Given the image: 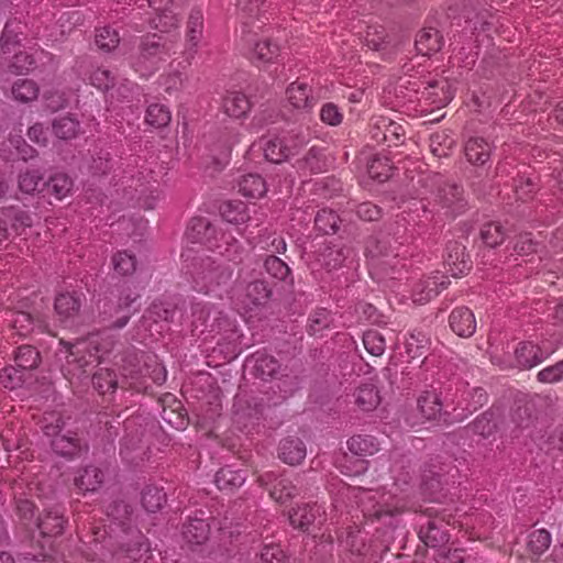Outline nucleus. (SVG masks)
<instances>
[{"label": "nucleus", "instance_id": "1", "mask_svg": "<svg viewBox=\"0 0 563 563\" xmlns=\"http://www.w3.org/2000/svg\"><path fill=\"white\" fill-rule=\"evenodd\" d=\"M139 295L132 294L124 287L111 290L109 295L100 297L96 303L97 321L108 329L119 330L124 328L136 311L131 309Z\"/></svg>", "mask_w": 563, "mask_h": 563}, {"label": "nucleus", "instance_id": "2", "mask_svg": "<svg viewBox=\"0 0 563 563\" xmlns=\"http://www.w3.org/2000/svg\"><path fill=\"white\" fill-rule=\"evenodd\" d=\"M191 276L196 290L209 294L227 289L233 277V268L223 261L210 256L194 257Z\"/></svg>", "mask_w": 563, "mask_h": 563}, {"label": "nucleus", "instance_id": "3", "mask_svg": "<svg viewBox=\"0 0 563 563\" xmlns=\"http://www.w3.org/2000/svg\"><path fill=\"white\" fill-rule=\"evenodd\" d=\"M246 363L252 366V373L255 377L267 382L277 379V387L284 394L291 395L299 387L298 377L284 373L286 368L277 358L265 351H256L246 358Z\"/></svg>", "mask_w": 563, "mask_h": 563}, {"label": "nucleus", "instance_id": "4", "mask_svg": "<svg viewBox=\"0 0 563 563\" xmlns=\"http://www.w3.org/2000/svg\"><path fill=\"white\" fill-rule=\"evenodd\" d=\"M421 472L423 493L432 500H440L444 487L449 484V466L435 457L426 462Z\"/></svg>", "mask_w": 563, "mask_h": 563}, {"label": "nucleus", "instance_id": "5", "mask_svg": "<svg viewBox=\"0 0 563 563\" xmlns=\"http://www.w3.org/2000/svg\"><path fill=\"white\" fill-rule=\"evenodd\" d=\"M435 202L445 211L446 216L455 218L468 208L464 188L456 183L444 181L438 186Z\"/></svg>", "mask_w": 563, "mask_h": 563}, {"label": "nucleus", "instance_id": "6", "mask_svg": "<svg viewBox=\"0 0 563 563\" xmlns=\"http://www.w3.org/2000/svg\"><path fill=\"white\" fill-rule=\"evenodd\" d=\"M85 295L79 291H64L54 299V311L57 320L64 327H73L80 316Z\"/></svg>", "mask_w": 563, "mask_h": 563}, {"label": "nucleus", "instance_id": "7", "mask_svg": "<svg viewBox=\"0 0 563 563\" xmlns=\"http://www.w3.org/2000/svg\"><path fill=\"white\" fill-rule=\"evenodd\" d=\"M166 54L167 49L163 37L156 34L147 35L140 42L135 66L140 69H151Z\"/></svg>", "mask_w": 563, "mask_h": 563}, {"label": "nucleus", "instance_id": "8", "mask_svg": "<svg viewBox=\"0 0 563 563\" xmlns=\"http://www.w3.org/2000/svg\"><path fill=\"white\" fill-rule=\"evenodd\" d=\"M394 254L387 239L369 236L365 244V255L369 272L382 275L385 264H390V255Z\"/></svg>", "mask_w": 563, "mask_h": 563}, {"label": "nucleus", "instance_id": "9", "mask_svg": "<svg viewBox=\"0 0 563 563\" xmlns=\"http://www.w3.org/2000/svg\"><path fill=\"white\" fill-rule=\"evenodd\" d=\"M51 448L56 455L67 461L81 457L89 449L87 442L75 432H67L55 440H51Z\"/></svg>", "mask_w": 563, "mask_h": 563}, {"label": "nucleus", "instance_id": "10", "mask_svg": "<svg viewBox=\"0 0 563 563\" xmlns=\"http://www.w3.org/2000/svg\"><path fill=\"white\" fill-rule=\"evenodd\" d=\"M257 483L268 489L273 499L282 504L295 496L296 493V487L288 478L277 476L274 473L265 472L258 475Z\"/></svg>", "mask_w": 563, "mask_h": 563}, {"label": "nucleus", "instance_id": "11", "mask_svg": "<svg viewBox=\"0 0 563 563\" xmlns=\"http://www.w3.org/2000/svg\"><path fill=\"white\" fill-rule=\"evenodd\" d=\"M449 523L441 518H430L419 530V539L429 548H440L450 540Z\"/></svg>", "mask_w": 563, "mask_h": 563}, {"label": "nucleus", "instance_id": "12", "mask_svg": "<svg viewBox=\"0 0 563 563\" xmlns=\"http://www.w3.org/2000/svg\"><path fill=\"white\" fill-rule=\"evenodd\" d=\"M499 415L496 409L489 408L478 415L472 422L463 428L466 433L478 435L487 440L494 437L499 430Z\"/></svg>", "mask_w": 563, "mask_h": 563}, {"label": "nucleus", "instance_id": "13", "mask_svg": "<svg viewBox=\"0 0 563 563\" xmlns=\"http://www.w3.org/2000/svg\"><path fill=\"white\" fill-rule=\"evenodd\" d=\"M444 264L448 273L453 277H460L471 268L470 254L465 245L457 241H450L446 245V257Z\"/></svg>", "mask_w": 563, "mask_h": 563}, {"label": "nucleus", "instance_id": "14", "mask_svg": "<svg viewBox=\"0 0 563 563\" xmlns=\"http://www.w3.org/2000/svg\"><path fill=\"white\" fill-rule=\"evenodd\" d=\"M67 519L58 507L45 509L37 518V528L44 537L63 534Z\"/></svg>", "mask_w": 563, "mask_h": 563}, {"label": "nucleus", "instance_id": "15", "mask_svg": "<svg viewBox=\"0 0 563 563\" xmlns=\"http://www.w3.org/2000/svg\"><path fill=\"white\" fill-rule=\"evenodd\" d=\"M443 393L437 389L423 391L417 400L418 409L422 417L427 420H435L438 417L449 415L443 411L444 406Z\"/></svg>", "mask_w": 563, "mask_h": 563}, {"label": "nucleus", "instance_id": "16", "mask_svg": "<svg viewBox=\"0 0 563 563\" xmlns=\"http://www.w3.org/2000/svg\"><path fill=\"white\" fill-rule=\"evenodd\" d=\"M443 276L434 275L432 277L421 278L412 289V300L416 303L423 305L439 295L441 289L446 288L449 282Z\"/></svg>", "mask_w": 563, "mask_h": 563}, {"label": "nucleus", "instance_id": "17", "mask_svg": "<svg viewBox=\"0 0 563 563\" xmlns=\"http://www.w3.org/2000/svg\"><path fill=\"white\" fill-rule=\"evenodd\" d=\"M548 354L531 341H522L515 350V360L517 367L530 369L547 358Z\"/></svg>", "mask_w": 563, "mask_h": 563}, {"label": "nucleus", "instance_id": "18", "mask_svg": "<svg viewBox=\"0 0 563 563\" xmlns=\"http://www.w3.org/2000/svg\"><path fill=\"white\" fill-rule=\"evenodd\" d=\"M350 255V249L339 244H324L316 252V261L328 271L341 267Z\"/></svg>", "mask_w": 563, "mask_h": 563}, {"label": "nucleus", "instance_id": "19", "mask_svg": "<svg viewBox=\"0 0 563 563\" xmlns=\"http://www.w3.org/2000/svg\"><path fill=\"white\" fill-rule=\"evenodd\" d=\"M444 44L443 35L434 27L421 29L415 40V47L418 54L431 56L438 53Z\"/></svg>", "mask_w": 563, "mask_h": 563}, {"label": "nucleus", "instance_id": "20", "mask_svg": "<svg viewBox=\"0 0 563 563\" xmlns=\"http://www.w3.org/2000/svg\"><path fill=\"white\" fill-rule=\"evenodd\" d=\"M449 322L453 332L462 338L472 336L476 330L474 313L467 307L455 308L450 314Z\"/></svg>", "mask_w": 563, "mask_h": 563}, {"label": "nucleus", "instance_id": "21", "mask_svg": "<svg viewBox=\"0 0 563 563\" xmlns=\"http://www.w3.org/2000/svg\"><path fill=\"white\" fill-rule=\"evenodd\" d=\"M537 401L553 404L554 399L550 395L541 396L536 394L530 400H518L511 413V420L517 427L527 428L530 426L533 418V407Z\"/></svg>", "mask_w": 563, "mask_h": 563}, {"label": "nucleus", "instance_id": "22", "mask_svg": "<svg viewBox=\"0 0 563 563\" xmlns=\"http://www.w3.org/2000/svg\"><path fill=\"white\" fill-rule=\"evenodd\" d=\"M210 525L207 519L192 517L183 525V537L192 545H201L209 540Z\"/></svg>", "mask_w": 563, "mask_h": 563}, {"label": "nucleus", "instance_id": "23", "mask_svg": "<svg viewBox=\"0 0 563 563\" xmlns=\"http://www.w3.org/2000/svg\"><path fill=\"white\" fill-rule=\"evenodd\" d=\"M216 227L203 217H195L187 228V239L192 243L211 244L216 239Z\"/></svg>", "mask_w": 563, "mask_h": 563}, {"label": "nucleus", "instance_id": "24", "mask_svg": "<svg viewBox=\"0 0 563 563\" xmlns=\"http://www.w3.org/2000/svg\"><path fill=\"white\" fill-rule=\"evenodd\" d=\"M306 445L295 437L283 439L278 446V456L282 461L289 465H297L306 457Z\"/></svg>", "mask_w": 563, "mask_h": 563}, {"label": "nucleus", "instance_id": "25", "mask_svg": "<svg viewBox=\"0 0 563 563\" xmlns=\"http://www.w3.org/2000/svg\"><path fill=\"white\" fill-rule=\"evenodd\" d=\"M467 161L477 166H484L490 158L492 145L483 137H471L464 146Z\"/></svg>", "mask_w": 563, "mask_h": 563}, {"label": "nucleus", "instance_id": "26", "mask_svg": "<svg viewBox=\"0 0 563 563\" xmlns=\"http://www.w3.org/2000/svg\"><path fill=\"white\" fill-rule=\"evenodd\" d=\"M246 481V471L235 470L230 465L221 467L214 478L220 490L233 492L240 488Z\"/></svg>", "mask_w": 563, "mask_h": 563}, {"label": "nucleus", "instance_id": "27", "mask_svg": "<svg viewBox=\"0 0 563 563\" xmlns=\"http://www.w3.org/2000/svg\"><path fill=\"white\" fill-rule=\"evenodd\" d=\"M286 93L290 104L296 109L309 111L314 104L311 88L305 82L290 84Z\"/></svg>", "mask_w": 563, "mask_h": 563}, {"label": "nucleus", "instance_id": "28", "mask_svg": "<svg viewBox=\"0 0 563 563\" xmlns=\"http://www.w3.org/2000/svg\"><path fill=\"white\" fill-rule=\"evenodd\" d=\"M67 356L66 362L68 365H76L82 372L98 360V356L90 351L88 346L81 347V344H66Z\"/></svg>", "mask_w": 563, "mask_h": 563}, {"label": "nucleus", "instance_id": "29", "mask_svg": "<svg viewBox=\"0 0 563 563\" xmlns=\"http://www.w3.org/2000/svg\"><path fill=\"white\" fill-rule=\"evenodd\" d=\"M224 112L235 119L244 117L251 109L249 98L239 91L228 92L223 98Z\"/></svg>", "mask_w": 563, "mask_h": 563}, {"label": "nucleus", "instance_id": "30", "mask_svg": "<svg viewBox=\"0 0 563 563\" xmlns=\"http://www.w3.org/2000/svg\"><path fill=\"white\" fill-rule=\"evenodd\" d=\"M41 361V354L33 345H21L14 353L15 366L23 369L29 375L32 371L38 367Z\"/></svg>", "mask_w": 563, "mask_h": 563}, {"label": "nucleus", "instance_id": "31", "mask_svg": "<svg viewBox=\"0 0 563 563\" xmlns=\"http://www.w3.org/2000/svg\"><path fill=\"white\" fill-rule=\"evenodd\" d=\"M273 296V289L266 280L256 279L247 284L245 298L249 305L264 306Z\"/></svg>", "mask_w": 563, "mask_h": 563}, {"label": "nucleus", "instance_id": "32", "mask_svg": "<svg viewBox=\"0 0 563 563\" xmlns=\"http://www.w3.org/2000/svg\"><path fill=\"white\" fill-rule=\"evenodd\" d=\"M318 516H320V507L316 504H306L294 509L289 514V521L295 528L306 531L309 526L314 522Z\"/></svg>", "mask_w": 563, "mask_h": 563}, {"label": "nucleus", "instance_id": "33", "mask_svg": "<svg viewBox=\"0 0 563 563\" xmlns=\"http://www.w3.org/2000/svg\"><path fill=\"white\" fill-rule=\"evenodd\" d=\"M73 179L65 173H56L43 183L48 195L57 200L65 198L73 189Z\"/></svg>", "mask_w": 563, "mask_h": 563}, {"label": "nucleus", "instance_id": "34", "mask_svg": "<svg viewBox=\"0 0 563 563\" xmlns=\"http://www.w3.org/2000/svg\"><path fill=\"white\" fill-rule=\"evenodd\" d=\"M104 475L96 466H86L75 479L76 486L84 492H96L103 483Z\"/></svg>", "mask_w": 563, "mask_h": 563}, {"label": "nucleus", "instance_id": "35", "mask_svg": "<svg viewBox=\"0 0 563 563\" xmlns=\"http://www.w3.org/2000/svg\"><path fill=\"white\" fill-rule=\"evenodd\" d=\"M279 45L271 38H263L254 43L251 59L261 63H274L279 56Z\"/></svg>", "mask_w": 563, "mask_h": 563}, {"label": "nucleus", "instance_id": "36", "mask_svg": "<svg viewBox=\"0 0 563 563\" xmlns=\"http://www.w3.org/2000/svg\"><path fill=\"white\" fill-rule=\"evenodd\" d=\"M347 448L357 456L373 455L378 451V442L373 435L356 434L347 440Z\"/></svg>", "mask_w": 563, "mask_h": 563}, {"label": "nucleus", "instance_id": "37", "mask_svg": "<svg viewBox=\"0 0 563 563\" xmlns=\"http://www.w3.org/2000/svg\"><path fill=\"white\" fill-rule=\"evenodd\" d=\"M166 493L154 485H147L141 493V503L147 512H157L166 504Z\"/></svg>", "mask_w": 563, "mask_h": 563}, {"label": "nucleus", "instance_id": "38", "mask_svg": "<svg viewBox=\"0 0 563 563\" xmlns=\"http://www.w3.org/2000/svg\"><path fill=\"white\" fill-rule=\"evenodd\" d=\"M240 192L247 198H261L267 188L264 178L258 174H247L239 183Z\"/></svg>", "mask_w": 563, "mask_h": 563}, {"label": "nucleus", "instance_id": "39", "mask_svg": "<svg viewBox=\"0 0 563 563\" xmlns=\"http://www.w3.org/2000/svg\"><path fill=\"white\" fill-rule=\"evenodd\" d=\"M421 85L423 86L422 96L428 99L434 97L433 103L446 104L452 99L450 86L445 80H428Z\"/></svg>", "mask_w": 563, "mask_h": 563}, {"label": "nucleus", "instance_id": "40", "mask_svg": "<svg viewBox=\"0 0 563 563\" xmlns=\"http://www.w3.org/2000/svg\"><path fill=\"white\" fill-rule=\"evenodd\" d=\"M297 168L310 174H318L324 170L325 162L321 148L312 146L306 155L297 161Z\"/></svg>", "mask_w": 563, "mask_h": 563}, {"label": "nucleus", "instance_id": "41", "mask_svg": "<svg viewBox=\"0 0 563 563\" xmlns=\"http://www.w3.org/2000/svg\"><path fill=\"white\" fill-rule=\"evenodd\" d=\"M355 402L364 411L375 409L380 402L376 386L373 384L361 385L355 393Z\"/></svg>", "mask_w": 563, "mask_h": 563}, {"label": "nucleus", "instance_id": "42", "mask_svg": "<svg viewBox=\"0 0 563 563\" xmlns=\"http://www.w3.org/2000/svg\"><path fill=\"white\" fill-rule=\"evenodd\" d=\"M53 132L60 140H71L77 136L80 129L79 121L70 115H65L53 121Z\"/></svg>", "mask_w": 563, "mask_h": 563}, {"label": "nucleus", "instance_id": "43", "mask_svg": "<svg viewBox=\"0 0 563 563\" xmlns=\"http://www.w3.org/2000/svg\"><path fill=\"white\" fill-rule=\"evenodd\" d=\"M341 223L340 217L331 209H321L314 218L317 230L323 234H335Z\"/></svg>", "mask_w": 563, "mask_h": 563}, {"label": "nucleus", "instance_id": "44", "mask_svg": "<svg viewBox=\"0 0 563 563\" xmlns=\"http://www.w3.org/2000/svg\"><path fill=\"white\" fill-rule=\"evenodd\" d=\"M11 92L16 101L27 103L37 98L40 89L34 80L19 79L13 84Z\"/></svg>", "mask_w": 563, "mask_h": 563}, {"label": "nucleus", "instance_id": "45", "mask_svg": "<svg viewBox=\"0 0 563 563\" xmlns=\"http://www.w3.org/2000/svg\"><path fill=\"white\" fill-rule=\"evenodd\" d=\"M391 162L387 156L375 155L367 164L371 178L385 181L391 176Z\"/></svg>", "mask_w": 563, "mask_h": 563}, {"label": "nucleus", "instance_id": "46", "mask_svg": "<svg viewBox=\"0 0 563 563\" xmlns=\"http://www.w3.org/2000/svg\"><path fill=\"white\" fill-rule=\"evenodd\" d=\"M92 386L99 394L114 391L118 388V379L114 371L100 368L92 375Z\"/></svg>", "mask_w": 563, "mask_h": 563}, {"label": "nucleus", "instance_id": "47", "mask_svg": "<svg viewBox=\"0 0 563 563\" xmlns=\"http://www.w3.org/2000/svg\"><path fill=\"white\" fill-rule=\"evenodd\" d=\"M172 119L167 107L159 103H152L147 107L145 121L148 125L161 129L169 124Z\"/></svg>", "mask_w": 563, "mask_h": 563}, {"label": "nucleus", "instance_id": "48", "mask_svg": "<svg viewBox=\"0 0 563 563\" xmlns=\"http://www.w3.org/2000/svg\"><path fill=\"white\" fill-rule=\"evenodd\" d=\"M506 233L504 227L498 222L485 223L481 229V239L489 247H496L505 240Z\"/></svg>", "mask_w": 563, "mask_h": 563}, {"label": "nucleus", "instance_id": "49", "mask_svg": "<svg viewBox=\"0 0 563 563\" xmlns=\"http://www.w3.org/2000/svg\"><path fill=\"white\" fill-rule=\"evenodd\" d=\"M95 42L100 49L104 52H111L118 47L120 43V36L117 30L112 29L111 26H103L97 29Z\"/></svg>", "mask_w": 563, "mask_h": 563}, {"label": "nucleus", "instance_id": "50", "mask_svg": "<svg viewBox=\"0 0 563 563\" xmlns=\"http://www.w3.org/2000/svg\"><path fill=\"white\" fill-rule=\"evenodd\" d=\"M7 320L20 336H25L33 330V318L29 312L10 311Z\"/></svg>", "mask_w": 563, "mask_h": 563}, {"label": "nucleus", "instance_id": "51", "mask_svg": "<svg viewBox=\"0 0 563 563\" xmlns=\"http://www.w3.org/2000/svg\"><path fill=\"white\" fill-rule=\"evenodd\" d=\"M36 67L34 56L27 52L21 51L12 57L9 64V71L13 75L27 74Z\"/></svg>", "mask_w": 563, "mask_h": 563}, {"label": "nucleus", "instance_id": "52", "mask_svg": "<svg viewBox=\"0 0 563 563\" xmlns=\"http://www.w3.org/2000/svg\"><path fill=\"white\" fill-rule=\"evenodd\" d=\"M29 377L27 373L16 366H7L0 372V382L9 389L21 387Z\"/></svg>", "mask_w": 563, "mask_h": 563}, {"label": "nucleus", "instance_id": "53", "mask_svg": "<svg viewBox=\"0 0 563 563\" xmlns=\"http://www.w3.org/2000/svg\"><path fill=\"white\" fill-rule=\"evenodd\" d=\"M550 544V532L545 529H538L529 534L527 547L532 554L540 556L549 549Z\"/></svg>", "mask_w": 563, "mask_h": 563}, {"label": "nucleus", "instance_id": "54", "mask_svg": "<svg viewBox=\"0 0 563 563\" xmlns=\"http://www.w3.org/2000/svg\"><path fill=\"white\" fill-rule=\"evenodd\" d=\"M114 271L121 276L132 275L136 269V258L128 251H119L112 257Z\"/></svg>", "mask_w": 563, "mask_h": 563}, {"label": "nucleus", "instance_id": "55", "mask_svg": "<svg viewBox=\"0 0 563 563\" xmlns=\"http://www.w3.org/2000/svg\"><path fill=\"white\" fill-rule=\"evenodd\" d=\"M365 350L373 356H380L386 349L385 338L377 330L371 329L363 334Z\"/></svg>", "mask_w": 563, "mask_h": 563}, {"label": "nucleus", "instance_id": "56", "mask_svg": "<svg viewBox=\"0 0 563 563\" xmlns=\"http://www.w3.org/2000/svg\"><path fill=\"white\" fill-rule=\"evenodd\" d=\"M19 188L22 192L33 195L43 185V175L36 169H26L19 175Z\"/></svg>", "mask_w": 563, "mask_h": 563}, {"label": "nucleus", "instance_id": "57", "mask_svg": "<svg viewBox=\"0 0 563 563\" xmlns=\"http://www.w3.org/2000/svg\"><path fill=\"white\" fill-rule=\"evenodd\" d=\"M264 156L268 162L280 164L287 161V155L282 137H274L265 142L263 146Z\"/></svg>", "mask_w": 563, "mask_h": 563}, {"label": "nucleus", "instance_id": "58", "mask_svg": "<svg viewBox=\"0 0 563 563\" xmlns=\"http://www.w3.org/2000/svg\"><path fill=\"white\" fill-rule=\"evenodd\" d=\"M122 550L128 558L139 561L148 552L150 548L145 537L139 531L129 542L122 544Z\"/></svg>", "mask_w": 563, "mask_h": 563}, {"label": "nucleus", "instance_id": "59", "mask_svg": "<svg viewBox=\"0 0 563 563\" xmlns=\"http://www.w3.org/2000/svg\"><path fill=\"white\" fill-rule=\"evenodd\" d=\"M261 563H296V559L285 554L277 544H267L260 554Z\"/></svg>", "mask_w": 563, "mask_h": 563}, {"label": "nucleus", "instance_id": "60", "mask_svg": "<svg viewBox=\"0 0 563 563\" xmlns=\"http://www.w3.org/2000/svg\"><path fill=\"white\" fill-rule=\"evenodd\" d=\"M264 268L272 277L278 280H286L291 271L289 266L276 255H268L264 260Z\"/></svg>", "mask_w": 563, "mask_h": 563}, {"label": "nucleus", "instance_id": "61", "mask_svg": "<svg viewBox=\"0 0 563 563\" xmlns=\"http://www.w3.org/2000/svg\"><path fill=\"white\" fill-rule=\"evenodd\" d=\"M203 16L199 10L191 11L187 23V37L191 46H197L202 35Z\"/></svg>", "mask_w": 563, "mask_h": 563}, {"label": "nucleus", "instance_id": "62", "mask_svg": "<svg viewBox=\"0 0 563 563\" xmlns=\"http://www.w3.org/2000/svg\"><path fill=\"white\" fill-rule=\"evenodd\" d=\"M387 37V32L383 26H368L365 34V43L369 48L380 51L386 47Z\"/></svg>", "mask_w": 563, "mask_h": 563}, {"label": "nucleus", "instance_id": "63", "mask_svg": "<svg viewBox=\"0 0 563 563\" xmlns=\"http://www.w3.org/2000/svg\"><path fill=\"white\" fill-rule=\"evenodd\" d=\"M148 311L155 321L163 320L170 322L176 314V305L169 301H154Z\"/></svg>", "mask_w": 563, "mask_h": 563}, {"label": "nucleus", "instance_id": "64", "mask_svg": "<svg viewBox=\"0 0 563 563\" xmlns=\"http://www.w3.org/2000/svg\"><path fill=\"white\" fill-rule=\"evenodd\" d=\"M90 84L101 91H108L114 86L115 77L110 70L97 67L89 77Z\"/></svg>", "mask_w": 563, "mask_h": 563}]
</instances>
